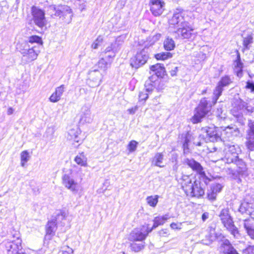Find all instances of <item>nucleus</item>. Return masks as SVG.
<instances>
[{
	"label": "nucleus",
	"instance_id": "obj_55",
	"mask_svg": "<svg viewBox=\"0 0 254 254\" xmlns=\"http://www.w3.org/2000/svg\"><path fill=\"white\" fill-rule=\"evenodd\" d=\"M138 108H139V106L137 105H136L132 108H130L127 109V112L130 115H133L138 110Z\"/></svg>",
	"mask_w": 254,
	"mask_h": 254
},
{
	"label": "nucleus",
	"instance_id": "obj_34",
	"mask_svg": "<svg viewBox=\"0 0 254 254\" xmlns=\"http://www.w3.org/2000/svg\"><path fill=\"white\" fill-rule=\"evenodd\" d=\"M240 211L242 213L245 212L248 215H254V204L248 203H242L240 207Z\"/></svg>",
	"mask_w": 254,
	"mask_h": 254
},
{
	"label": "nucleus",
	"instance_id": "obj_42",
	"mask_svg": "<svg viewBox=\"0 0 254 254\" xmlns=\"http://www.w3.org/2000/svg\"><path fill=\"white\" fill-rule=\"evenodd\" d=\"M234 71L237 73V76L241 77L242 75L243 64L240 60H237L234 63Z\"/></svg>",
	"mask_w": 254,
	"mask_h": 254
},
{
	"label": "nucleus",
	"instance_id": "obj_41",
	"mask_svg": "<svg viewBox=\"0 0 254 254\" xmlns=\"http://www.w3.org/2000/svg\"><path fill=\"white\" fill-rule=\"evenodd\" d=\"M75 162L81 166L85 167L87 166V159L83 153L76 156L74 158Z\"/></svg>",
	"mask_w": 254,
	"mask_h": 254
},
{
	"label": "nucleus",
	"instance_id": "obj_21",
	"mask_svg": "<svg viewBox=\"0 0 254 254\" xmlns=\"http://www.w3.org/2000/svg\"><path fill=\"white\" fill-rule=\"evenodd\" d=\"M89 75L90 79L89 84L90 86L92 87L98 86L102 81V74L98 70H94L90 72Z\"/></svg>",
	"mask_w": 254,
	"mask_h": 254
},
{
	"label": "nucleus",
	"instance_id": "obj_3",
	"mask_svg": "<svg viewBox=\"0 0 254 254\" xmlns=\"http://www.w3.org/2000/svg\"><path fill=\"white\" fill-rule=\"evenodd\" d=\"M211 105H208L207 101L205 98L200 100L198 107L195 109V113L191 119L193 124H196L201 121V120L211 110Z\"/></svg>",
	"mask_w": 254,
	"mask_h": 254
},
{
	"label": "nucleus",
	"instance_id": "obj_1",
	"mask_svg": "<svg viewBox=\"0 0 254 254\" xmlns=\"http://www.w3.org/2000/svg\"><path fill=\"white\" fill-rule=\"evenodd\" d=\"M76 172L71 169L65 171L62 176V184L72 193H76L79 189V185L74 179Z\"/></svg>",
	"mask_w": 254,
	"mask_h": 254
},
{
	"label": "nucleus",
	"instance_id": "obj_13",
	"mask_svg": "<svg viewBox=\"0 0 254 254\" xmlns=\"http://www.w3.org/2000/svg\"><path fill=\"white\" fill-rule=\"evenodd\" d=\"M187 22L184 19V12L181 9H177L173 16L169 20V24L174 26L177 29Z\"/></svg>",
	"mask_w": 254,
	"mask_h": 254
},
{
	"label": "nucleus",
	"instance_id": "obj_51",
	"mask_svg": "<svg viewBox=\"0 0 254 254\" xmlns=\"http://www.w3.org/2000/svg\"><path fill=\"white\" fill-rule=\"evenodd\" d=\"M138 142L135 140L130 141L127 145V148L130 153L135 151L136 149Z\"/></svg>",
	"mask_w": 254,
	"mask_h": 254
},
{
	"label": "nucleus",
	"instance_id": "obj_56",
	"mask_svg": "<svg viewBox=\"0 0 254 254\" xmlns=\"http://www.w3.org/2000/svg\"><path fill=\"white\" fill-rule=\"evenodd\" d=\"M246 88L250 89L252 92H254V81H248L247 82Z\"/></svg>",
	"mask_w": 254,
	"mask_h": 254
},
{
	"label": "nucleus",
	"instance_id": "obj_8",
	"mask_svg": "<svg viewBox=\"0 0 254 254\" xmlns=\"http://www.w3.org/2000/svg\"><path fill=\"white\" fill-rule=\"evenodd\" d=\"M32 14L34 23L41 29H46L47 20L45 16V12L43 10L36 7L32 8Z\"/></svg>",
	"mask_w": 254,
	"mask_h": 254
},
{
	"label": "nucleus",
	"instance_id": "obj_40",
	"mask_svg": "<svg viewBox=\"0 0 254 254\" xmlns=\"http://www.w3.org/2000/svg\"><path fill=\"white\" fill-rule=\"evenodd\" d=\"M164 47L167 51L173 50L175 47V44L173 39L167 38L164 42Z\"/></svg>",
	"mask_w": 254,
	"mask_h": 254
},
{
	"label": "nucleus",
	"instance_id": "obj_52",
	"mask_svg": "<svg viewBox=\"0 0 254 254\" xmlns=\"http://www.w3.org/2000/svg\"><path fill=\"white\" fill-rule=\"evenodd\" d=\"M208 47L207 46H203L200 49L199 53L198 54V57L201 60H203L206 58V53L205 52L207 51Z\"/></svg>",
	"mask_w": 254,
	"mask_h": 254
},
{
	"label": "nucleus",
	"instance_id": "obj_46",
	"mask_svg": "<svg viewBox=\"0 0 254 254\" xmlns=\"http://www.w3.org/2000/svg\"><path fill=\"white\" fill-rule=\"evenodd\" d=\"M172 57V54L169 52H163L157 54L155 55V58L158 60H165Z\"/></svg>",
	"mask_w": 254,
	"mask_h": 254
},
{
	"label": "nucleus",
	"instance_id": "obj_17",
	"mask_svg": "<svg viewBox=\"0 0 254 254\" xmlns=\"http://www.w3.org/2000/svg\"><path fill=\"white\" fill-rule=\"evenodd\" d=\"M80 133V129L77 127L69 129L68 131L67 138L73 141L72 144L75 147L78 146L82 142V140L79 136Z\"/></svg>",
	"mask_w": 254,
	"mask_h": 254
},
{
	"label": "nucleus",
	"instance_id": "obj_33",
	"mask_svg": "<svg viewBox=\"0 0 254 254\" xmlns=\"http://www.w3.org/2000/svg\"><path fill=\"white\" fill-rule=\"evenodd\" d=\"M56 230L57 222L54 219L49 221L46 225V237L53 236Z\"/></svg>",
	"mask_w": 254,
	"mask_h": 254
},
{
	"label": "nucleus",
	"instance_id": "obj_53",
	"mask_svg": "<svg viewBox=\"0 0 254 254\" xmlns=\"http://www.w3.org/2000/svg\"><path fill=\"white\" fill-rule=\"evenodd\" d=\"M62 254H73V250L67 246H63L61 250Z\"/></svg>",
	"mask_w": 254,
	"mask_h": 254
},
{
	"label": "nucleus",
	"instance_id": "obj_61",
	"mask_svg": "<svg viewBox=\"0 0 254 254\" xmlns=\"http://www.w3.org/2000/svg\"><path fill=\"white\" fill-rule=\"evenodd\" d=\"M160 236H166L168 234V231L167 229H163L159 232Z\"/></svg>",
	"mask_w": 254,
	"mask_h": 254
},
{
	"label": "nucleus",
	"instance_id": "obj_16",
	"mask_svg": "<svg viewBox=\"0 0 254 254\" xmlns=\"http://www.w3.org/2000/svg\"><path fill=\"white\" fill-rule=\"evenodd\" d=\"M150 11L155 16L162 14L165 9V3L161 0H150Z\"/></svg>",
	"mask_w": 254,
	"mask_h": 254
},
{
	"label": "nucleus",
	"instance_id": "obj_2",
	"mask_svg": "<svg viewBox=\"0 0 254 254\" xmlns=\"http://www.w3.org/2000/svg\"><path fill=\"white\" fill-rule=\"evenodd\" d=\"M47 12L52 17L57 16H63L64 18L67 17V23L71 20L72 16L71 9L67 6L64 5L56 7L55 5H51L48 7Z\"/></svg>",
	"mask_w": 254,
	"mask_h": 254
},
{
	"label": "nucleus",
	"instance_id": "obj_43",
	"mask_svg": "<svg viewBox=\"0 0 254 254\" xmlns=\"http://www.w3.org/2000/svg\"><path fill=\"white\" fill-rule=\"evenodd\" d=\"M159 196L157 195L149 196L146 198V202L148 205L152 207H155L158 202Z\"/></svg>",
	"mask_w": 254,
	"mask_h": 254
},
{
	"label": "nucleus",
	"instance_id": "obj_44",
	"mask_svg": "<svg viewBox=\"0 0 254 254\" xmlns=\"http://www.w3.org/2000/svg\"><path fill=\"white\" fill-rule=\"evenodd\" d=\"M28 43L33 44H36L37 46L42 45L43 44L42 39L41 37L34 35L30 36L28 39Z\"/></svg>",
	"mask_w": 254,
	"mask_h": 254
},
{
	"label": "nucleus",
	"instance_id": "obj_28",
	"mask_svg": "<svg viewBox=\"0 0 254 254\" xmlns=\"http://www.w3.org/2000/svg\"><path fill=\"white\" fill-rule=\"evenodd\" d=\"M64 91V85H61L59 87L56 88L55 91L50 97V101L53 103H56L58 102L61 99Z\"/></svg>",
	"mask_w": 254,
	"mask_h": 254
},
{
	"label": "nucleus",
	"instance_id": "obj_50",
	"mask_svg": "<svg viewBox=\"0 0 254 254\" xmlns=\"http://www.w3.org/2000/svg\"><path fill=\"white\" fill-rule=\"evenodd\" d=\"M103 41L102 36H99L91 45V48L93 49H97L101 46Z\"/></svg>",
	"mask_w": 254,
	"mask_h": 254
},
{
	"label": "nucleus",
	"instance_id": "obj_10",
	"mask_svg": "<svg viewBox=\"0 0 254 254\" xmlns=\"http://www.w3.org/2000/svg\"><path fill=\"white\" fill-rule=\"evenodd\" d=\"M199 238L201 240V243L209 245L217 238L215 230L212 227L207 229H202L199 234Z\"/></svg>",
	"mask_w": 254,
	"mask_h": 254
},
{
	"label": "nucleus",
	"instance_id": "obj_12",
	"mask_svg": "<svg viewBox=\"0 0 254 254\" xmlns=\"http://www.w3.org/2000/svg\"><path fill=\"white\" fill-rule=\"evenodd\" d=\"M219 130L220 140L223 142L230 139L233 136H237L239 133L238 128L235 127H220Z\"/></svg>",
	"mask_w": 254,
	"mask_h": 254
},
{
	"label": "nucleus",
	"instance_id": "obj_9",
	"mask_svg": "<svg viewBox=\"0 0 254 254\" xmlns=\"http://www.w3.org/2000/svg\"><path fill=\"white\" fill-rule=\"evenodd\" d=\"M148 59V55L146 48L138 52L136 54L131 58L130 65L132 67L138 68L144 64Z\"/></svg>",
	"mask_w": 254,
	"mask_h": 254
},
{
	"label": "nucleus",
	"instance_id": "obj_19",
	"mask_svg": "<svg viewBox=\"0 0 254 254\" xmlns=\"http://www.w3.org/2000/svg\"><path fill=\"white\" fill-rule=\"evenodd\" d=\"M194 179L191 176L183 175L182 178L180 180V183L182 185V187L186 193L187 192H190L191 188L194 185Z\"/></svg>",
	"mask_w": 254,
	"mask_h": 254
},
{
	"label": "nucleus",
	"instance_id": "obj_47",
	"mask_svg": "<svg viewBox=\"0 0 254 254\" xmlns=\"http://www.w3.org/2000/svg\"><path fill=\"white\" fill-rule=\"evenodd\" d=\"M67 216V213L64 210H60L59 212L57 214L56 219L54 220L56 222L59 221L62 222L66 219Z\"/></svg>",
	"mask_w": 254,
	"mask_h": 254
},
{
	"label": "nucleus",
	"instance_id": "obj_36",
	"mask_svg": "<svg viewBox=\"0 0 254 254\" xmlns=\"http://www.w3.org/2000/svg\"><path fill=\"white\" fill-rule=\"evenodd\" d=\"M233 164L237 166L236 171L238 174H243L247 171L246 165L242 160L238 158Z\"/></svg>",
	"mask_w": 254,
	"mask_h": 254
},
{
	"label": "nucleus",
	"instance_id": "obj_37",
	"mask_svg": "<svg viewBox=\"0 0 254 254\" xmlns=\"http://www.w3.org/2000/svg\"><path fill=\"white\" fill-rule=\"evenodd\" d=\"M111 64V61H107L106 58H101L97 63L98 67L103 71H106Z\"/></svg>",
	"mask_w": 254,
	"mask_h": 254
},
{
	"label": "nucleus",
	"instance_id": "obj_7",
	"mask_svg": "<svg viewBox=\"0 0 254 254\" xmlns=\"http://www.w3.org/2000/svg\"><path fill=\"white\" fill-rule=\"evenodd\" d=\"M178 37L182 39L193 40L196 36L193 27L187 22L176 31Z\"/></svg>",
	"mask_w": 254,
	"mask_h": 254
},
{
	"label": "nucleus",
	"instance_id": "obj_30",
	"mask_svg": "<svg viewBox=\"0 0 254 254\" xmlns=\"http://www.w3.org/2000/svg\"><path fill=\"white\" fill-rule=\"evenodd\" d=\"M247 111H249V110L245 107V103L241 102L237 107L233 108L232 112L235 117L239 118L243 116V114L245 113Z\"/></svg>",
	"mask_w": 254,
	"mask_h": 254
},
{
	"label": "nucleus",
	"instance_id": "obj_15",
	"mask_svg": "<svg viewBox=\"0 0 254 254\" xmlns=\"http://www.w3.org/2000/svg\"><path fill=\"white\" fill-rule=\"evenodd\" d=\"M220 127H205L202 128V130L206 133L207 140L214 142L220 140Z\"/></svg>",
	"mask_w": 254,
	"mask_h": 254
},
{
	"label": "nucleus",
	"instance_id": "obj_22",
	"mask_svg": "<svg viewBox=\"0 0 254 254\" xmlns=\"http://www.w3.org/2000/svg\"><path fill=\"white\" fill-rule=\"evenodd\" d=\"M194 185L191 188L190 191L187 192L186 194L188 196L191 197H200L204 194V190L200 186L199 182H194Z\"/></svg>",
	"mask_w": 254,
	"mask_h": 254
},
{
	"label": "nucleus",
	"instance_id": "obj_23",
	"mask_svg": "<svg viewBox=\"0 0 254 254\" xmlns=\"http://www.w3.org/2000/svg\"><path fill=\"white\" fill-rule=\"evenodd\" d=\"M223 187V186L220 184H213L211 186L210 189L208 191V198L210 200H214L216 198L217 194L221 191Z\"/></svg>",
	"mask_w": 254,
	"mask_h": 254
},
{
	"label": "nucleus",
	"instance_id": "obj_35",
	"mask_svg": "<svg viewBox=\"0 0 254 254\" xmlns=\"http://www.w3.org/2000/svg\"><path fill=\"white\" fill-rule=\"evenodd\" d=\"M163 159L164 155L162 153H157L152 159V164L155 166L160 168L164 167V165L162 164Z\"/></svg>",
	"mask_w": 254,
	"mask_h": 254
},
{
	"label": "nucleus",
	"instance_id": "obj_62",
	"mask_svg": "<svg viewBox=\"0 0 254 254\" xmlns=\"http://www.w3.org/2000/svg\"><path fill=\"white\" fill-rule=\"evenodd\" d=\"M209 216V214L207 212L204 213L202 215V219L203 221H205L207 219H208Z\"/></svg>",
	"mask_w": 254,
	"mask_h": 254
},
{
	"label": "nucleus",
	"instance_id": "obj_20",
	"mask_svg": "<svg viewBox=\"0 0 254 254\" xmlns=\"http://www.w3.org/2000/svg\"><path fill=\"white\" fill-rule=\"evenodd\" d=\"M160 82V80L156 76L152 75L145 81L144 85L145 89L150 92L152 91L154 89L159 90L161 89L159 87Z\"/></svg>",
	"mask_w": 254,
	"mask_h": 254
},
{
	"label": "nucleus",
	"instance_id": "obj_5",
	"mask_svg": "<svg viewBox=\"0 0 254 254\" xmlns=\"http://www.w3.org/2000/svg\"><path fill=\"white\" fill-rule=\"evenodd\" d=\"M219 217L224 226L228 229L231 233L236 237L238 234V231L233 223V220L229 213L228 209H223L221 210Z\"/></svg>",
	"mask_w": 254,
	"mask_h": 254
},
{
	"label": "nucleus",
	"instance_id": "obj_48",
	"mask_svg": "<svg viewBox=\"0 0 254 254\" xmlns=\"http://www.w3.org/2000/svg\"><path fill=\"white\" fill-rule=\"evenodd\" d=\"M253 42V38L252 36L249 35L244 38L243 46L246 49H249L250 45Z\"/></svg>",
	"mask_w": 254,
	"mask_h": 254
},
{
	"label": "nucleus",
	"instance_id": "obj_57",
	"mask_svg": "<svg viewBox=\"0 0 254 254\" xmlns=\"http://www.w3.org/2000/svg\"><path fill=\"white\" fill-rule=\"evenodd\" d=\"M110 52H117V50L115 49V48L113 47V44H112L111 46L107 47L105 50V52L106 54L109 53Z\"/></svg>",
	"mask_w": 254,
	"mask_h": 254
},
{
	"label": "nucleus",
	"instance_id": "obj_60",
	"mask_svg": "<svg viewBox=\"0 0 254 254\" xmlns=\"http://www.w3.org/2000/svg\"><path fill=\"white\" fill-rule=\"evenodd\" d=\"M178 167H179V165L178 164L177 159L175 158V163L174 164V165L173 166V167H172L173 170L175 172H177L178 171Z\"/></svg>",
	"mask_w": 254,
	"mask_h": 254
},
{
	"label": "nucleus",
	"instance_id": "obj_26",
	"mask_svg": "<svg viewBox=\"0 0 254 254\" xmlns=\"http://www.w3.org/2000/svg\"><path fill=\"white\" fill-rule=\"evenodd\" d=\"M150 70L154 74V76L158 77H162L165 73V68L163 64H157L154 65H152L150 67Z\"/></svg>",
	"mask_w": 254,
	"mask_h": 254
},
{
	"label": "nucleus",
	"instance_id": "obj_59",
	"mask_svg": "<svg viewBox=\"0 0 254 254\" xmlns=\"http://www.w3.org/2000/svg\"><path fill=\"white\" fill-rule=\"evenodd\" d=\"M246 252L249 254H254V246H250L246 249Z\"/></svg>",
	"mask_w": 254,
	"mask_h": 254
},
{
	"label": "nucleus",
	"instance_id": "obj_18",
	"mask_svg": "<svg viewBox=\"0 0 254 254\" xmlns=\"http://www.w3.org/2000/svg\"><path fill=\"white\" fill-rule=\"evenodd\" d=\"M186 164L191 168L193 171L197 173L200 177L203 179L210 180L206 176L205 173L203 171V168L200 163L196 162L193 159H187L186 160Z\"/></svg>",
	"mask_w": 254,
	"mask_h": 254
},
{
	"label": "nucleus",
	"instance_id": "obj_58",
	"mask_svg": "<svg viewBox=\"0 0 254 254\" xmlns=\"http://www.w3.org/2000/svg\"><path fill=\"white\" fill-rule=\"evenodd\" d=\"M115 57V52H112L110 54L108 55L106 57L104 58H106L107 61H110L111 60V63L113 62L114 58Z\"/></svg>",
	"mask_w": 254,
	"mask_h": 254
},
{
	"label": "nucleus",
	"instance_id": "obj_11",
	"mask_svg": "<svg viewBox=\"0 0 254 254\" xmlns=\"http://www.w3.org/2000/svg\"><path fill=\"white\" fill-rule=\"evenodd\" d=\"M40 47L32 46L30 47L28 44H25L24 49L21 51L24 57H26L27 61L30 62L36 60L40 53Z\"/></svg>",
	"mask_w": 254,
	"mask_h": 254
},
{
	"label": "nucleus",
	"instance_id": "obj_4",
	"mask_svg": "<svg viewBox=\"0 0 254 254\" xmlns=\"http://www.w3.org/2000/svg\"><path fill=\"white\" fill-rule=\"evenodd\" d=\"M21 240L17 237L13 240H7L3 242L7 254H25L22 250Z\"/></svg>",
	"mask_w": 254,
	"mask_h": 254
},
{
	"label": "nucleus",
	"instance_id": "obj_6",
	"mask_svg": "<svg viewBox=\"0 0 254 254\" xmlns=\"http://www.w3.org/2000/svg\"><path fill=\"white\" fill-rule=\"evenodd\" d=\"M152 231L148 226L143 225L139 228L134 229L130 233L129 240L130 241L144 242L148 233Z\"/></svg>",
	"mask_w": 254,
	"mask_h": 254
},
{
	"label": "nucleus",
	"instance_id": "obj_45",
	"mask_svg": "<svg viewBox=\"0 0 254 254\" xmlns=\"http://www.w3.org/2000/svg\"><path fill=\"white\" fill-rule=\"evenodd\" d=\"M21 158V165L22 167L25 166V164L29 159L30 156L27 150L22 151L20 154Z\"/></svg>",
	"mask_w": 254,
	"mask_h": 254
},
{
	"label": "nucleus",
	"instance_id": "obj_54",
	"mask_svg": "<svg viewBox=\"0 0 254 254\" xmlns=\"http://www.w3.org/2000/svg\"><path fill=\"white\" fill-rule=\"evenodd\" d=\"M182 224L181 222H173L170 224V227L174 230H180L182 228Z\"/></svg>",
	"mask_w": 254,
	"mask_h": 254
},
{
	"label": "nucleus",
	"instance_id": "obj_32",
	"mask_svg": "<svg viewBox=\"0 0 254 254\" xmlns=\"http://www.w3.org/2000/svg\"><path fill=\"white\" fill-rule=\"evenodd\" d=\"M223 151H227L230 153H235L236 155L238 154L241 152V149L238 145L233 144L231 143H224V148Z\"/></svg>",
	"mask_w": 254,
	"mask_h": 254
},
{
	"label": "nucleus",
	"instance_id": "obj_27",
	"mask_svg": "<svg viewBox=\"0 0 254 254\" xmlns=\"http://www.w3.org/2000/svg\"><path fill=\"white\" fill-rule=\"evenodd\" d=\"M243 225L248 235L251 239H254V219L245 220Z\"/></svg>",
	"mask_w": 254,
	"mask_h": 254
},
{
	"label": "nucleus",
	"instance_id": "obj_31",
	"mask_svg": "<svg viewBox=\"0 0 254 254\" xmlns=\"http://www.w3.org/2000/svg\"><path fill=\"white\" fill-rule=\"evenodd\" d=\"M170 218V217L168 214L155 217L153 220V225L150 229H152V230L153 229L156 228L158 226L164 224L165 222Z\"/></svg>",
	"mask_w": 254,
	"mask_h": 254
},
{
	"label": "nucleus",
	"instance_id": "obj_29",
	"mask_svg": "<svg viewBox=\"0 0 254 254\" xmlns=\"http://www.w3.org/2000/svg\"><path fill=\"white\" fill-rule=\"evenodd\" d=\"M224 157H220V160L225 163H234L238 158V155H236L235 153H230L227 151H223Z\"/></svg>",
	"mask_w": 254,
	"mask_h": 254
},
{
	"label": "nucleus",
	"instance_id": "obj_25",
	"mask_svg": "<svg viewBox=\"0 0 254 254\" xmlns=\"http://www.w3.org/2000/svg\"><path fill=\"white\" fill-rule=\"evenodd\" d=\"M220 254H238L229 241L225 240L220 248Z\"/></svg>",
	"mask_w": 254,
	"mask_h": 254
},
{
	"label": "nucleus",
	"instance_id": "obj_14",
	"mask_svg": "<svg viewBox=\"0 0 254 254\" xmlns=\"http://www.w3.org/2000/svg\"><path fill=\"white\" fill-rule=\"evenodd\" d=\"M231 79L228 76H225L222 77L221 80L218 82V85L214 90V96L212 98L213 104L215 105L218 99L221 95L223 91V87L229 85L231 83Z\"/></svg>",
	"mask_w": 254,
	"mask_h": 254
},
{
	"label": "nucleus",
	"instance_id": "obj_64",
	"mask_svg": "<svg viewBox=\"0 0 254 254\" xmlns=\"http://www.w3.org/2000/svg\"><path fill=\"white\" fill-rule=\"evenodd\" d=\"M13 110L12 108H9L7 111V114L8 115H11L13 113Z\"/></svg>",
	"mask_w": 254,
	"mask_h": 254
},
{
	"label": "nucleus",
	"instance_id": "obj_38",
	"mask_svg": "<svg viewBox=\"0 0 254 254\" xmlns=\"http://www.w3.org/2000/svg\"><path fill=\"white\" fill-rule=\"evenodd\" d=\"M130 245V249L132 251L138 252L144 247V242L132 241Z\"/></svg>",
	"mask_w": 254,
	"mask_h": 254
},
{
	"label": "nucleus",
	"instance_id": "obj_39",
	"mask_svg": "<svg viewBox=\"0 0 254 254\" xmlns=\"http://www.w3.org/2000/svg\"><path fill=\"white\" fill-rule=\"evenodd\" d=\"M81 122L83 123H90L92 121L91 117V111L89 109L85 110V112L83 113L80 118Z\"/></svg>",
	"mask_w": 254,
	"mask_h": 254
},
{
	"label": "nucleus",
	"instance_id": "obj_24",
	"mask_svg": "<svg viewBox=\"0 0 254 254\" xmlns=\"http://www.w3.org/2000/svg\"><path fill=\"white\" fill-rule=\"evenodd\" d=\"M250 129L248 131L247 137V141L246 145L248 148L251 150H254V126L249 124Z\"/></svg>",
	"mask_w": 254,
	"mask_h": 254
},
{
	"label": "nucleus",
	"instance_id": "obj_49",
	"mask_svg": "<svg viewBox=\"0 0 254 254\" xmlns=\"http://www.w3.org/2000/svg\"><path fill=\"white\" fill-rule=\"evenodd\" d=\"M150 92L149 91H147L146 89L143 90V91L139 92L138 95V100L139 102L145 101L148 98V93Z\"/></svg>",
	"mask_w": 254,
	"mask_h": 254
},
{
	"label": "nucleus",
	"instance_id": "obj_63",
	"mask_svg": "<svg viewBox=\"0 0 254 254\" xmlns=\"http://www.w3.org/2000/svg\"><path fill=\"white\" fill-rule=\"evenodd\" d=\"M188 137H189V135L187 136L185 141L184 143V148H187L188 146V141H189Z\"/></svg>",
	"mask_w": 254,
	"mask_h": 254
}]
</instances>
